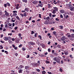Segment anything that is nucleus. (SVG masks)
Here are the masks:
<instances>
[{"label": "nucleus", "mask_w": 74, "mask_h": 74, "mask_svg": "<svg viewBox=\"0 0 74 74\" xmlns=\"http://www.w3.org/2000/svg\"><path fill=\"white\" fill-rule=\"evenodd\" d=\"M61 58L60 59L59 58H58L57 57H54L53 58V60L54 61H56V62L57 63H59V64H60V60Z\"/></svg>", "instance_id": "obj_1"}, {"label": "nucleus", "mask_w": 74, "mask_h": 74, "mask_svg": "<svg viewBox=\"0 0 74 74\" xmlns=\"http://www.w3.org/2000/svg\"><path fill=\"white\" fill-rule=\"evenodd\" d=\"M31 65L32 66V67H37V66H38V63H32L31 64Z\"/></svg>", "instance_id": "obj_2"}, {"label": "nucleus", "mask_w": 74, "mask_h": 74, "mask_svg": "<svg viewBox=\"0 0 74 74\" xmlns=\"http://www.w3.org/2000/svg\"><path fill=\"white\" fill-rule=\"evenodd\" d=\"M74 34H71V38H69V40L71 41H74Z\"/></svg>", "instance_id": "obj_3"}, {"label": "nucleus", "mask_w": 74, "mask_h": 74, "mask_svg": "<svg viewBox=\"0 0 74 74\" xmlns=\"http://www.w3.org/2000/svg\"><path fill=\"white\" fill-rule=\"evenodd\" d=\"M29 44L30 45H35V43L33 42H29Z\"/></svg>", "instance_id": "obj_4"}, {"label": "nucleus", "mask_w": 74, "mask_h": 74, "mask_svg": "<svg viewBox=\"0 0 74 74\" xmlns=\"http://www.w3.org/2000/svg\"><path fill=\"white\" fill-rule=\"evenodd\" d=\"M25 69L27 70H28L30 69V67L28 66H25Z\"/></svg>", "instance_id": "obj_5"}, {"label": "nucleus", "mask_w": 74, "mask_h": 74, "mask_svg": "<svg viewBox=\"0 0 74 74\" xmlns=\"http://www.w3.org/2000/svg\"><path fill=\"white\" fill-rule=\"evenodd\" d=\"M53 35L54 36H55L56 37L57 36V35H58V32H55V31H53Z\"/></svg>", "instance_id": "obj_6"}, {"label": "nucleus", "mask_w": 74, "mask_h": 74, "mask_svg": "<svg viewBox=\"0 0 74 74\" xmlns=\"http://www.w3.org/2000/svg\"><path fill=\"white\" fill-rule=\"evenodd\" d=\"M25 11L28 12L30 11V8H26L25 9Z\"/></svg>", "instance_id": "obj_7"}, {"label": "nucleus", "mask_w": 74, "mask_h": 74, "mask_svg": "<svg viewBox=\"0 0 74 74\" xmlns=\"http://www.w3.org/2000/svg\"><path fill=\"white\" fill-rule=\"evenodd\" d=\"M18 68V70H19V69H23V66L22 65H21L19 66Z\"/></svg>", "instance_id": "obj_8"}, {"label": "nucleus", "mask_w": 74, "mask_h": 74, "mask_svg": "<svg viewBox=\"0 0 74 74\" xmlns=\"http://www.w3.org/2000/svg\"><path fill=\"white\" fill-rule=\"evenodd\" d=\"M66 39H67V38L66 37L64 36H62V41H65Z\"/></svg>", "instance_id": "obj_9"}, {"label": "nucleus", "mask_w": 74, "mask_h": 74, "mask_svg": "<svg viewBox=\"0 0 74 74\" xmlns=\"http://www.w3.org/2000/svg\"><path fill=\"white\" fill-rule=\"evenodd\" d=\"M3 40H5V41H8V40H9L8 38L6 37L3 38Z\"/></svg>", "instance_id": "obj_10"}, {"label": "nucleus", "mask_w": 74, "mask_h": 74, "mask_svg": "<svg viewBox=\"0 0 74 74\" xmlns=\"http://www.w3.org/2000/svg\"><path fill=\"white\" fill-rule=\"evenodd\" d=\"M64 52L66 55H67L69 54V51H64Z\"/></svg>", "instance_id": "obj_11"}, {"label": "nucleus", "mask_w": 74, "mask_h": 74, "mask_svg": "<svg viewBox=\"0 0 74 74\" xmlns=\"http://www.w3.org/2000/svg\"><path fill=\"white\" fill-rule=\"evenodd\" d=\"M53 10L55 11H58V9L56 7H53Z\"/></svg>", "instance_id": "obj_12"}, {"label": "nucleus", "mask_w": 74, "mask_h": 74, "mask_svg": "<svg viewBox=\"0 0 74 74\" xmlns=\"http://www.w3.org/2000/svg\"><path fill=\"white\" fill-rule=\"evenodd\" d=\"M23 69H20L18 70V72L19 73H22Z\"/></svg>", "instance_id": "obj_13"}, {"label": "nucleus", "mask_w": 74, "mask_h": 74, "mask_svg": "<svg viewBox=\"0 0 74 74\" xmlns=\"http://www.w3.org/2000/svg\"><path fill=\"white\" fill-rule=\"evenodd\" d=\"M38 2V1L35 0L32 2V3H33V4H37Z\"/></svg>", "instance_id": "obj_14"}, {"label": "nucleus", "mask_w": 74, "mask_h": 74, "mask_svg": "<svg viewBox=\"0 0 74 74\" xmlns=\"http://www.w3.org/2000/svg\"><path fill=\"white\" fill-rule=\"evenodd\" d=\"M60 12L61 13H62V14H63V13H64V10H60Z\"/></svg>", "instance_id": "obj_15"}, {"label": "nucleus", "mask_w": 74, "mask_h": 74, "mask_svg": "<svg viewBox=\"0 0 74 74\" xmlns=\"http://www.w3.org/2000/svg\"><path fill=\"white\" fill-rule=\"evenodd\" d=\"M67 6L68 7H69V8H70L72 6V5H71V4H67Z\"/></svg>", "instance_id": "obj_16"}, {"label": "nucleus", "mask_w": 74, "mask_h": 74, "mask_svg": "<svg viewBox=\"0 0 74 74\" xmlns=\"http://www.w3.org/2000/svg\"><path fill=\"white\" fill-rule=\"evenodd\" d=\"M6 4L7 5V6H8V7H11V5L10 4V3H9L7 2L6 3Z\"/></svg>", "instance_id": "obj_17"}, {"label": "nucleus", "mask_w": 74, "mask_h": 74, "mask_svg": "<svg viewBox=\"0 0 74 74\" xmlns=\"http://www.w3.org/2000/svg\"><path fill=\"white\" fill-rule=\"evenodd\" d=\"M71 11H74V7H71L70 8Z\"/></svg>", "instance_id": "obj_18"}, {"label": "nucleus", "mask_w": 74, "mask_h": 74, "mask_svg": "<svg viewBox=\"0 0 74 74\" xmlns=\"http://www.w3.org/2000/svg\"><path fill=\"white\" fill-rule=\"evenodd\" d=\"M38 4V7H42V5H42V3H41L40 4Z\"/></svg>", "instance_id": "obj_19"}, {"label": "nucleus", "mask_w": 74, "mask_h": 74, "mask_svg": "<svg viewBox=\"0 0 74 74\" xmlns=\"http://www.w3.org/2000/svg\"><path fill=\"white\" fill-rule=\"evenodd\" d=\"M59 27L60 29H63V26H60Z\"/></svg>", "instance_id": "obj_20"}, {"label": "nucleus", "mask_w": 74, "mask_h": 74, "mask_svg": "<svg viewBox=\"0 0 74 74\" xmlns=\"http://www.w3.org/2000/svg\"><path fill=\"white\" fill-rule=\"evenodd\" d=\"M22 1L24 3H27V0H22Z\"/></svg>", "instance_id": "obj_21"}, {"label": "nucleus", "mask_w": 74, "mask_h": 74, "mask_svg": "<svg viewBox=\"0 0 74 74\" xmlns=\"http://www.w3.org/2000/svg\"><path fill=\"white\" fill-rule=\"evenodd\" d=\"M64 18H66V19H67V18H69V15H66V16H64Z\"/></svg>", "instance_id": "obj_22"}, {"label": "nucleus", "mask_w": 74, "mask_h": 74, "mask_svg": "<svg viewBox=\"0 0 74 74\" xmlns=\"http://www.w3.org/2000/svg\"><path fill=\"white\" fill-rule=\"evenodd\" d=\"M5 14L6 16H8L9 15V13H8V12L5 13Z\"/></svg>", "instance_id": "obj_23"}, {"label": "nucleus", "mask_w": 74, "mask_h": 74, "mask_svg": "<svg viewBox=\"0 0 74 74\" xmlns=\"http://www.w3.org/2000/svg\"><path fill=\"white\" fill-rule=\"evenodd\" d=\"M26 12H24L23 14V15L24 16H27V14H26Z\"/></svg>", "instance_id": "obj_24"}, {"label": "nucleus", "mask_w": 74, "mask_h": 74, "mask_svg": "<svg viewBox=\"0 0 74 74\" xmlns=\"http://www.w3.org/2000/svg\"><path fill=\"white\" fill-rule=\"evenodd\" d=\"M16 18L17 20H18L19 21H20V18H19V16H16Z\"/></svg>", "instance_id": "obj_25"}, {"label": "nucleus", "mask_w": 74, "mask_h": 74, "mask_svg": "<svg viewBox=\"0 0 74 74\" xmlns=\"http://www.w3.org/2000/svg\"><path fill=\"white\" fill-rule=\"evenodd\" d=\"M38 37H39L40 38V40H42V37H41V36L40 35H39L38 36Z\"/></svg>", "instance_id": "obj_26"}, {"label": "nucleus", "mask_w": 74, "mask_h": 74, "mask_svg": "<svg viewBox=\"0 0 74 74\" xmlns=\"http://www.w3.org/2000/svg\"><path fill=\"white\" fill-rule=\"evenodd\" d=\"M50 19V17L49 16H48L46 17V20L47 21H48V20H49Z\"/></svg>", "instance_id": "obj_27"}, {"label": "nucleus", "mask_w": 74, "mask_h": 74, "mask_svg": "<svg viewBox=\"0 0 74 74\" xmlns=\"http://www.w3.org/2000/svg\"><path fill=\"white\" fill-rule=\"evenodd\" d=\"M14 19V18H12V19L11 20V21H12V22H15V19H14V20H13Z\"/></svg>", "instance_id": "obj_28"}, {"label": "nucleus", "mask_w": 74, "mask_h": 74, "mask_svg": "<svg viewBox=\"0 0 74 74\" xmlns=\"http://www.w3.org/2000/svg\"><path fill=\"white\" fill-rule=\"evenodd\" d=\"M33 53H34L36 55H37V54H38V51H35L34 52H33Z\"/></svg>", "instance_id": "obj_29"}, {"label": "nucleus", "mask_w": 74, "mask_h": 74, "mask_svg": "<svg viewBox=\"0 0 74 74\" xmlns=\"http://www.w3.org/2000/svg\"><path fill=\"white\" fill-rule=\"evenodd\" d=\"M22 51H25V50H26V48H25V47H23L22 48Z\"/></svg>", "instance_id": "obj_30"}, {"label": "nucleus", "mask_w": 74, "mask_h": 74, "mask_svg": "<svg viewBox=\"0 0 74 74\" xmlns=\"http://www.w3.org/2000/svg\"><path fill=\"white\" fill-rule=\"evenodd\" d=\"M56 12L54 10H53V11L52 12V13H53V14H55Z\"/></svg>", "instance_id": "obj_31"}, {"label": "nucleus", "mask_w": 74, "mask_h": 74, "mask_svg": "<svg viewBox=\"0 0 74 74\" xmlns=\"http://www.w3.org/2000/svg\"><path fill=\"white\" fill-rule=\"evenodd\" d=\"M44 24L45 25H48V22H47V21L46 20L44 22Z\"/></svg>", "instance_id": "obj_32"}, {"label": "nucleus", "mask_w": 74, "mask_h": 74, "mask_svg": "<svg viewBox=\"0 0 74 74\" xmlns=\"http://www.w3.org/2000/svg\"><path fill=\"white\" fill-rule=\"evenodd\" d=\"M57 47L58 48H61V46L59 45H57Z\"/></svg>", "instance_id": "obj_33"}, {"label": "nucleus", "mask_w": 74, "mask_h": 74, "mask_svg": "<svg viewBox=\"0 0 74 74\" xmlns=\"http://www.w3.org/2000/svg\"><path fill=\"white\" fill-rule=\"evenodd\" d=\"M38 51H40V52H42V51H41V49H40V48L39 47H38Z\"/></svg>", "instance_id": "obj_34"}, {"label": "nucleus", "mask_w": 74, "mask_h": 74, "mask_svg": "<svg viewBox=\"0 0 74 74\" xmlns=\"http://www.w3.org/2000/svg\"><path fill=\"white\" fill-rule=\"evenodd\" d=\"M55 20L56 21H60V20H59L58 18H56Z\"/></svg>", "instance_id": "obj_35"}, {"label": "nucleus", "mask_w": 74, "mask_h": 74, "mask_svg": "<svg viewBox=\"0 0 74 74\" xmlns=\"http://www.w3.org/2000/svg\"><path fill=\"white\" fill-rule=\"evenodd\" d=\"M67 37L68 38H71V36L70 34H68L67 35Z\"/></svg>", "instance_id": "obj_36"}, {"label": "nucleus", "mask_w": 74, "mask_h": 74, "mask_svg": "<svg viewBox=\"0 0 74 74\" xmlns=\"http://www.w3.org/2000/svg\"><path fill=\"white\" fill-rule=\"evenodd\" d=\"M48 8H49L51 7V4H48Z\"/></svg>", "instance_id": "obj_37"}, {"label": "nucleus", "mask_w": 74, "mask_h": 74, "mask_svg": "<svg viewBox=\"0 0 74 74\" xmlns=\"http://www.w3.org/2000/svg\"><path fill=\"white\" fill-rule=\"evenodd\" d=\"M42 73L43 74H45V73H46V72L44 71H43Z\"/></svg>", "instance_id": "obj_38"}, {"label": "nucleus", "mask_w": 74, "mask_h": 74, "mask_svg": "<svg viewBox=\"0 0 74 74\" xmlns=\"http://www.w3.org/2000/svg\"><path fill=\"white\" fill-rule=\"evenodd\" d=\"M36 71H38V72H40V70L38 69H36Z\"/></svg>", "instance_id": "obj_39"}, {"label": "nucleus", "mask_w": 74, "mask_h": 74, "mask_svg": "<svg viewBox=\"0 0 74 74\" xmlns=\"http://www.w3.org/2000/svg\"><path fill=\"white\" fill-rule=\"evenodd\" d=\"M15 55L16 56H18V54L17 53H14Z\"/></svg>", "instance_id": "obj_40"}, {"label": "nucleus", "mask_w": 74, "mask_h": 74, "mask_svg": "<svg viewBox=\"0 0 74 74\" xmlns=\"http://www.w3.org/2000/svg\"><path fill=\"white\" fill-rule=\"evenodd\" d=\"M8 42L9 43V44H11L12 43V41L10 40H9L8 41Z\"/></svg>", "instance_id": "obj_41"}, {"label": "nucleus", "mask_w": 74, "mask_h": 74, "mask_svg": "<svg viewBox=\"0 0 74 74\" xmlns=\"http://www.w3.org/2000/svg\"><path fill=\"white\" fill-rule=\"evenodd\" d=\"M4 7H5V8H6V7H7V3L4 4Z\"/></svg>", "instance_id": "obj_42"}, {"label": "nucleus", "mask_w": 74, "mask_h": 74, "mask_svg": "<svg viewBox=\"0 0 74 74\" xmlns=\"http://www.w3.org/2000/svg\"><path fill=\"white\" fill-rule=\"evenodd\" d=\"M60 72H63V69L62 68H60Z\"/></svg>", "instance_id": "obj_43"}, {"label": "nucleus", "mask_w": 74, "mask_h": 74, "mask_svg": "<svg viewBox=\"0 0 74 74\" xmlns=\"http://www.w3.org/2000/svg\"><path fill=\"white\" fill-rule=\"evenodd\" d=\"M22 46H23V45H22L20 44L19 45V46H18V47H19V48H21V47H22Z\"/></svg>", "instance_id": "obj_44"}, {"label": "nucleus", "mask_w": 74, "mask_h": 74, "mask_svg": "<svg viewBox=\"0 0 74 74\" xmlns=\"http://www.w3.org/2000/svg\"><path fill=\"white\" fill-rule=\"evenodd\" d=\"M0 47H1V48H0V49H1L3 48V47L2 46V45H0Z\"/></svg>", "instance_id": "obj_45"}, {"label": "nucleus", "mask_w": 74, "mask_h": 74, "mask_svg": "<svg viewBox=\"0 0 74 74\" xmlns=\"http://www.w3.org/2000/svg\"><path fill=\"white\" fill-rule=\"evenodd\" d=\"M17 15V14H16V13H13V16H16V15Z\"/></svg>", "instance_id": "obj_46"}, {"label": "nucleus", "mask_w": 74, "mask_h": 74, "mask_svg": "<svg viewBox=\"0 0 74 74\" xmlns=\"http://www.w3.org/2000/svg\"><path fill=\"white\" fill-rule=\"evenodd\" d=\"M42 48H44L45 47V45L44 44L42 45Z\"/></svg>", "instance_id": "obj_47"}, {"label": "nucleus", "mask_w": 74, "mask_h": 74, "mask_svg": "<svg viewBox=\"0 0 74 74\" xmlns=\"http://www.w3.org/2000/svg\"><path fill=\"white\" fill-rule=\"evenodd\" d=\"M37 33H36V34H35L34 35L35 37H37Z\"/></svg>", "instance_id": "obj_48"}, {"label": "nucleus", "mask_w": 74, "mask_h": 74, "mask_svg": "<svg viewBox=\"0 0 74 74\" xmlns=\"http://www.w3.org/2000/svg\"><path fill=\"white\" fill-rule=\"evenodd\" d=\"M12 12L13 13H15V12H16V13H17V11L15 10V11H13Z\"/></svg>", "instance_id": "obj_49"}, {"label": "nucleus", "mask_w": 74, "mask_h": 74, "mask_svg": "<svg viewBox=\"0 0 74 74\" xmlns=\"http://www.w3.org/2000/svg\"><path fill=\"white\" fill-rule=\"evenodd\" d=\"M20 15H21V16H22V17H23V16H24L23 14L22 13H20Z\"/></svg>", "instance_id": "obj_50"}, {"label": "nucleus", "mask_w": 74, "mask_h": 74, "mask_svg": "<svg viewBox=\"0 0 74 74\" xmlns=\"http://www.w3.org/2000/svg\"><path fill=\"white\" fill-rule=\"evenodd\" d=\"M60 18H63V15H62V14L60 15Z\"/></svg>", "instance_id": "obj_51"}, {"label": "nucleus", "mask_w": 74, "mask_h": 74, "mask_svg": "<svg viewBox=\"0 0 74 74\" xmlns=\"http://www.w3.org/2000/svg\"><path fill=\"white\" fill-rule=\"evenodd\" d=\"M34 33V32L33 31H31V34H33Z\"/></svg>", "instance_id": "obj_52"}, {"label": "nucleus", "mask_w": 74, "mask_h": 74, "mask_svg": "<svg viewBox=\"0 0 74 74\" xmlns=\"http://www.w3.org/2000/svg\"><path fill=\"white\" fill-rule=\"evenodd\" d=\"M43 19L45 20H46V19L47 20V18H46V17L45 16H44L43 17Z\"/></svg>", "instance_id": "obj_53"}, {"label": "nucleus", "mask_w": 74, "mask_h": 74, "mask_svg": "<svg viewBox=\"0 0 74 74\" xmlns=\"http://www.w3.org/2000/svg\"><path fill=\"white\" fill-rule=\"evenodd\" d=\"M52 16L53 18H54V17H55V16H56V15L53 14L52 15Z\"/></svg>", "instance_id": "obj_54"}, {"label": "nucleus", "mask_w": 74, "mask_h": 74, "mask_svg": "<svg viewBox=\"0 0 74 74\" xmlns=\"http://www.w3.org/2000/svg\"><path fill=\"white\" fill-rule=\"evenodd\" d=\"M49 16L50 17H51V16H52V13H50L49 14Z\"/></svg>", "instance_id": "obj_55"}, {"label": "nucleus", "mask_w": 74, "mask_h": 74, "mask_svg": "<svg viewBox=\"0 0 74 74\" xmlns=\"http://www.w3.org/2000/svg\"><path fill=\"white\" fill-rule=\"evenodd\" d=\"M41 14H39V17L40 18H41Z\"/></svg>", "instance_id": "obj_56"}, {"label": "nucleus", "mask_w": 74, "mask_h": 74, "mask_svg": "<svg viewBox=\"0 0 74 74\" xmlns=\"http://www.w3.org/2000/svg\"><path fill=\"white\" fill-rule=\"evenodd\" d=\"M48 51L49 52H51V49L50 48H49L48 49Z\"/></svg>", "instance_id": "obj_57"}, {"label": "nucleus", "mask_w": 74, "mask_h": 74, "mask_svg": "<svg viewBox=\"0 0 74 74\" xmlns=\"http://www.w3.org/2000/svg\"><path fill=\"white\" fill-rule=\"evenodd\" d=\"M65 1H66V3H68L70 1V0H65Z\"/></svg>", "instance_id": "obj_58"}, {"label": "nucleus", "mask_w": 74, "mask_h": 74, "mask_svg": "<svg viewBox=\"0 0 74 74\" xmlns=\"http://www.w3.org/2000/svg\"><path fill=\"white\" fill-rule=\"evenodd\" d=\"M21 34H18V36L20 37H21Z\"/></svg>", "instance_id": "obj_59"}, {"label": "nucleus", "mask_w": 74, "mask_h": 74, "mask_svg": "<svg viewBox=\"0 0 74 74\" xmlns=\"http://www.w3.org/2000/svg\"><path fill=\"white\" fill-rule=\"evenodd\" d=\"M39 56H40V57H43L44 56L43 54H41V55H39Z\"/></svg>", "instance_id": "obj_60"}, {"label": "nucleus", "mask_w": 74, "mask_h": 74, "mask_svg": "<svg viewBox=\"0 0 74 74\" xmlns=\"http://www.w3.org/2000/svg\"><path fill=\"white\" fill-rule=\"evenodd\" d=\"M54 52H55V50H52V54H53V53H54Z\"/></svg>", "instance_id": "obj_61"}, {"label": "nucleus", "mask_w": 74, "mask_h": 74, "mask_svg": "<svg viewBox=\"0 0 74 74\" xmlns=\"http://www.w3.org/2000/svg\"><path fill=\"white\" fill-rule=\"evenodd\" d=\"M1 42V43H4L5 42L4 41H2L1 40H0Z\"/></svg>", "instance_id": "obj_62"}, {"label": "nucleus", "mask_w": 74, "mask_h": 74, "mask_svg": "<svg viewBox=\"0 0 74 74\" xmlns=\"http://www.w3.org/2000/svg\"><path fill=\"white\" fill-rule=\"evenodd\" d=\"M16 9L17 10H18V9H19V7H18V6H16Z\"/></svg>", "instance_id": "obj_63"}, {"label": "nucleus", "mask_w": 74, "mask_h": 74, "mask_svg": "<svg viewBox=\"0 0 74 74\" xmlns=\"http://www.w3.org/2000/svg\"><path fill=\"white\" fill-rule=\"evenodd\" d=\"M8 39L9 40H11V37H8Z\"/></svg>", "instance_id": "obj_64"}]
</instances>
